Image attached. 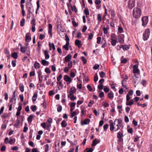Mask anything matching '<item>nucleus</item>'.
<instances>
[{
  "instance_id": "obj_1",
  "label": "nucleus",
  "mask_w": 152,
  "mask_h": 152,
  "mask_svg": "<svg viewBox=\"0 0 152 152\" xmlns=\"http://www.w3.org/2000/svg\"><path fill=\"white\" fill-rule=\"evenodd\" d=\"M112 122V120L109 121L110 124V129L111 131H113L114 130L115 131H118L120 129L119 125L122 122V120L118 119H115L114 121V122Z\"/></svg>"
},
{
  "instance_id": "obj_2",
  "label": "nucleus",
  "mask_w": 152,
  "mask_h": 152,
  "mask_svg": "<svg viewBox=\"0 0 152 152\" xmlns=\"http://www.w3.org/2000/svg\"><path fill=\"white\" fill-rule=\"evenodd\" d=\"M141 13V11L140 8H135L133 9V15L134 17L137 18L140 17Z\"/></svg>"
},
{
  "instance_id": "obj_3",
  "label": "nucleus",
  "mask_w": 152,
  "mask_h": 152,
  "mask_svg": "<svg viewBox=\"0 0 152 152\" xmlns=\"http://www.w3.org/2000/svg\"><path fill=\"white\" fill-rule=\"evenodd\" d=\"M133 79V82L135 87L136 86V85L139 83L140 80V76L139 74L135 75L134 76L132 77Z\"/></svg>"
},
{
  "instance_id": "obj_4",
  "label": "nucleus",
  "mask_w": 152,
  "mask_h": 152,
  "mask_svg": "<svg viewBox=\"0 0 152 152\" xmlns=\"http://www.w3.org/2000/svg\"><path fill=\"white\" fill-rule=\"evenodd\" d=\"M150 34V30L149 28L146 29L143 34V39L144 40H147Z\"/></svg>"
},
{
  "instance_id": "obj_5",
  "label": "nucleus",
  "mask_w": 152,
  "mask_h": 152,
  "mask_svg": "<svg viewBox=\"0 0 152 152\" xmlns=\"http://www.w3.org/2000/svg\"><path fill=\"white\" fill-rule=\"evenodd\" d=\"M148 17L147 16H145L142 17V25L144 26H146L148 23Z\"/></svg>"
},
{
  "instance_id": "obj_6",
  "label": "nucleus",
  "mask_w": 152,
  "mask_h": 152,
  "mask_svg": "<svg viewBox=\"0 0 152 152\" xmlns=\"http://www.w3.org/2000/svg\"><path fill=\"white\" fill-rule=\"evenodd\" d=\"M64 81L69 83H67V84L70 83L72 81V78L67 75H65L64 76Z\"/></svg>"
},
{
  "instance_id": "obj_7",
  "label": "nucleus",
  "mask_w": 152,
  "mask_h": 152,
  "mask_svg": "<svg viewBox=\"0 0 152 152\" xmlns=\"http://www.w3.org/2000/svg\"><path fill=\"white\" fill-rule=\"evenodd\" d=\"M128 7L131 9L135 6V1L134 0H129L128 2Z\"/></svg>"
},
{
  "instance_id": "obj_8",
  "label": "nucleus",
  "mask_w": 152,
  "mask_h": 152,
  "mask_svg": "<svg viewBox=\"0 0 152 152\" xmlns=\"http://www.w3.org/2000/svg\"><path fill=\"white\" fill-rule=\"evenodd\" d=\"M138 65H134L133 67V73L135 75L136 73H138L140 71L138 69Z\"/></svg>"
},
{
  "instance_id": "obj_9",
  "label": "nucleus",
  "mask_w": 152,
  "mask_h": 152,
  "mask_svg": "<svg viewBox=\"0 0 152 152\" xmlns=\"http://www.w3.org/2000/svg\"><path fill=\"white\" fill-rule=\"evenodd\" d=\"M38 74L39 83H41L42 81L43 76L42 75V72L41 71H40L38 72Z\"/></svg>"
},
{
  "instance_id": "obj_10",
  "label": "nucleus",
  "mask_w": 152,
  "mask_h": 152,
  "mask_svg": "<svg viewBox=\"0 0 152 152\" xmlns=\"http://www.w3.org/2000/svg\"><path fill=\"white\" fill-rule=\"evenodd\" d=\"M29 33L26 34L25 37V41L26 42H29L31 40V38Z\"/></svg>"
},
{
  "instance_id": "obj_11",
  "label": "nucleus",
  "mask_w": 152,
  "mask_h": 152,
  "mask_svg": "<svg viewBox=\"0 0 152 152\" xmlns=\"http://www.w3.org/2000/svg\"><path fill=\"white\" fill-rule=\"evenodd\" d=\"M72 57V56L71 54H69L68 55L65 57V61L66 62L71 61L70 60L71 59Z\"/></svg>"
},
{
  "instance_id": "obj_12",
  "label": "nucleus",
  "mask_w": 152,
  "mask_h": 152,
  "mask_svg": "<svg viewBox=\"0 0 152 152\" xmlns=\"http://www.w3.org/2000/svg\"><path fill=\"white\" fill-rule=\"evenodd\" d=\"M49 51L47 50H44V54L45 56V58L47 60L49 59L50 58V56L49 54Z\"/></svg>"
},
{
  "instance_id": "obj_13",
  "label": "nucleus",
  "mask_w": 152,
  "mask_h": 152,
  "mask_svg": "<svg viewBox=\"0 0 152 152\" xmlns=\"http://www.w3.org/2000/svg\"><path fill=\"white\" fill-rule=\"evenodd\" d=\"M100 141L96 139H95L93 141L92 143V146L96 145L98 143H99Z\"/></svg>"
},
{
  "instance_id": "obj_14",
  "label": "nucleus",
  "mask_w": 152,
  "mask_h": 152,
  "mask_svg": "<svg viewBox=\"0 0 152 152\" xmlns=\"http://www.w3.org/2000/svg\"><path fill=\"white\" fill-rule=\"evenodd\" d=\"M75 45L78 46L79 48H80L82 46L81 41L78 39H76L75 40Z\"/></svg>"
},
{
  "instance_id": "obj_15",
  "label": "nucleus",
  "mask_w": 152,
  "mask_h": 152,
  "mask_svg": "<svg viewBox=\"0 0 152 152\" xmlns=\"http://www.w3.org/2000/svg\"><path fill=\"white\" fill-rule=\"evenodd\" d=\"M49 46L50 48V50H52V48L53 50H55V46L53 43H52V44H51L50 42H49Z\"/></svg>"
},
{
  "instance_id": "obj_16",
  "label": "nucleus",
  "mask_w": 152,
  "mask_h": 152,
  "mask_svg": "<svg viewBox=\"0 0 152 152\" xmlns=\"http://www.w3.org/2000/svg\"><path fill=\"white\" fill-rule=\"evenodd\" d=\"M41 63L44 66H48L50 63L45 60L42 59L41 61Z\"/></svg>"
},
{
  "instance_id": "obj_17",
  "label": "nucleus",
  "mask_w": 152,
  "mask_h": 152,
  "mask_svg": "<svg viewBox=\"0 0 152 152\" xmlns=\"http://www.w3.org/2000/svg\"><path fill=\"white\" fill-rule=\"evenodd\" d=\"M90 120L89 119H86L83 122H81V125H83L84 124L86 125L88 124L90 121Z\"/></svg>"
},
{
  "instance_id": "obj_18",
  "label": "nucleus",
  "mask_w": 152,
  "mask_h": 152,
  "mask_svg": "<svg viewBox=\"0 0 152 152\" xmlns=\"http://www.w3.org/2000/svg\"><path fill=\"white\" fill-rule=\"evenodd\" d=\"M108 96L110 99H112L114 97V94L113 92L112 91H110L108 94Z\"/></svg>"
},
{
  "instance_id": "obj_19",
  "label": "nucleus",
  "mask_w": 152,
  "mask_h": 152,
  "mask_svg": "<svg viewBox=\"0 0 152 152\" xmlns=\"http://www.w3.org/2000/svg\"><path fill=\"white\" fill-rule=\"evenodd\" d=\"M19 89L22 92H23L24 91V86L22 83H20L19 86Z\"/></svg>"
},
{
  "instance_id": "obj_20",
  "label": "nucleus",
  "mask_w": 152,
  "mask_h": 152,
  "mask_svg": "<svg viewBox=\"0 0 152 152\" xmlns=\"http://www.w3.org/2000/svg\"><path fill=\"white\" fill-rule=\"evenodd\" d=\"M69 42L68 41H67L66 45L63 46V48L66 49V50H69Z\"/></svg>"
},
{
  "instance_id": "obj_21",
  "label": "nucleus",
  "mask_w": 152,
  "mask_h": 152,
  "mask_svg": "<svg viewBox=\"0 0 152 152\" xmlns=\"http://www.w3.org/2000/svg\"><path fill=\"white\" fill-rule=\"evenodd\" d=\"M33 116L32 115H30L27 118V121L29 123H31L32 120Z\"/></svg>"
},
{
  "instance_id": "obj_22",
  "label": "nucleus",
  "mask_w": 152,
  "mask_h": 152,
  "mask_svg": "<svg viewBox=\"0 0 152 152\" xmlns=\"http://www.w3.org/2000/svg\"><path fill=\"white\" fill-rule=\"evenodd\" d=\"M61 124L62 127L63 128L65 127L67 125V124L65 120H63L62 121Z\"/></svg>"
},
{
  "instance_id": "obj_23",
  "label": "nucleus",
  "mask_w": 152,
  "mask_h": 152,
  "mask_svg": "<svg viewBox=\"0 0 152 152\" xmlns=\"http://www.w3.org/2000/svg\"><path fill=\"white\" fill-rule=\"evenodd\" d=\"M84 13L86 15V17H87V16L89 15V12L88 9L87 8H86L85 10L83 11Z\"/></svg>"
},
{
  "instance_id": "obj_24",
  "label": "nucleus",
  "mask_w": 152,
  "mask_h": 152,
  "mask_svg": "<svg viewBox=\"0 0 152 152\" xmlns=\"http://www.w3.org/2000/svg\"><path fill=\"white\" fill-rule=\"evenodd\" d=\"M20 49L21 52L23 53H24L26 52V49H27V47L26 48L25 47H20Z\"/></svg>"
},
{
  "instance_id": "obj_25",
  "label": "nucleus",
  "mask_w": 152,
  "mask_h": 152,
  "mask_svg": "<svg viewBox=\"0 0 152 152\" xmlns=\"http://www.w3.org/2000/svg\"><path fill=\"white\" fill-rule=\"evenodd\" d=\"M11 56L15 59L17 58L18 57V53L16 52H14L12 54Z\"/></svg>"
},
{
  "instance_id": "obj_26",
  "label": "nucleus",
  "mask_w": 152,
  "mask_h": 152,
  "mask_svg": "<svg viewBox=\"0 0 152 152\" xmlns=\"http://www.w3.org/2000/svg\"><path fill=\"white\" fill-rule=\"evenodd\" d=\"M71 20H72V23L73 26L75 27L78 26V24L75 21V18H72L71 19Z\"/></svg>"
},
{
  "instance_id": "obj_27",
  "label": "nucleus",
  "mask_w": 152,
  "mask_h": 152,
  "mask_svg": "<svg viewBox=\"0 0 152 152\" xmlns=\"http://www.w3.org/2000/svg\"><path fill=\"white\" fill-rule=\"evenodd\" d=\"M70 7L71 8L72 10L73 11L75 12V13L77 12V10L75 5H74L73 6H72V5H71Z\"/></svg>"
},
{
  "instance_id": "obj_28",
  "label": "nucleus",
  "mask_w": 152,
  "mask_h": 152,
  "mask_svg": "<svg viewBox=\"0 0 152 152\" xmlns=\"http://www.w3.org/2000/svg\"><path fill=\"white\" fill-rule=\"evenodd\" d=\"M111 43L112 45L113 46L115 45L116 44V40L115 39H114L113 38V37H111Z\"/></svg>"
},
{
  "instance_id": "obj_29",
  "label": "nucleus",
  "mask_w": 152,
  "mask_h": 152,
  "mask_svg": "<svg viewBox=\"0 0 152 152\" xmlns=\"http://www.w3.org/2000/svg\"><path fill=\"white\" fill-rule=\"evenodd\" d=\"M122 48L124 50H127L129 48V46L128 45H123Z\"/></svg>"
},
{
  "instance_id": "obj_30",
  "label": "nucleus",
  "mask_w": 152,
  "mask_h": 152,
  "mask_svg": "<svg viewBox=\"0 0 152 152\" xmlns=\"http://www.w3.org/2000/svg\"><path fill=\"white\" fill-rule=\"evenodd\" d=\"M37 93L34 94L33 96L32 97V100L33 102H34L37 99Z\"/></svg>"
},
{
  "instance_id": "obj_31",
  "label": "nucleus",
  "mask_w": 152,
  "mask_h": 152,
  "mask_svg": "<svg viewBox=\"0 0 152 152\" xmlns=\"http://www.w3.org/2000/svg\"><path fill=\"white\" fill-rule=\"evenodd\" d=\"M34 67L36 69H38L40 67V64L37 61L35 62L34 64Z\"/></svg>"
},
{
  "instance_id": "obj_32",
  "label": "nucleus",
  "mask_w": 152,
  "mask_h": 152,
  "mask_svg": "<svg viewBox=\"0 0 152 152\" xmlns=\"http://www.w3.org/2000/svg\"><path fill=\"white\" fill-rule=\"evenodd\" d=\"M97 19L98 20V22L99 23L102 21V17L100 14H99L97 15Z\"/></svg>"
},
{
  "instance_id": "obj_33",
  "label": "nucleus",
  "mask_w": 152,
  "mask_h": 152,
  "mask_svg": "<svg viewBox=\"0 0 152 152\" xmlns=\"http://www.w3.org/2000/svg\"><path fill=\"white\" fill-rule=\"evenodd\" d=\"M134 102L132 100H131L129 102H126V105L130 106L134 104Z\"/></svg>"
},
{
  "instance_id": "obj_34",
  "label": "nucleus",
  "mask_w": 152,
  "mask_h": 152,
  "mask_svg": "<svg viewBox=\"0 0 152 152\" xmlns=\"http://www.w3.org/2000/svg\"><path fill=\"white\" fill-rule=\"evenodd\" d=\"M44 147L45 148V152H47L49 150V145L48 144H47L44 146Z\"/></svg>"
},
{
  "instance_id": "obj_35",
  "label": "nucleus",
  "mask_w": 152,
  "mask_h": 152,
  "mask_svg": "<svg viewBox=\"0 0 152 152\" xmlns=\"http://www.w3.org/2000/svg\"><path fill=\"white\" fill-rule=\"evenodd\" d=\"M109 127V125L108 124H106L104 125L103 126V129L104 131L106 132V131L107 129Z\"/></svg>"
},
{
  "instance_id": "obj_36",
  "label": "nucleus",
  "mask_w": 152,
  "mask_h": 152,
  "mask_svg": "<svg viewBox=\"0 0 152 152\" xmlns=\"http://www.w3.org/2000/svg\"><path fill=\"white\" fill-rule=\"evenodd\" d=\"M25 19L24 18H23L22 19L20 22V25L21 26H23L24 25L25 23Z\"/></svg>"
},
{
  "instance_id": "obj_37",
  "label": "nucleus",
  "mask_w": 152,
  "mask_h": 152,
  "mask_svg": "<svg viewBox=\"0 0 152 152\" xmlns=\"http://www.w3.org/2000/svg\"><path fill=\"white\" fill-rule=\"evenodd\" d=\"M70 91L74 93H75L76 91V88L74 87H72L71 88Z\"/></svg>"
},
{
  "instance_id": "obj_38",
  "label": "nucleus",
  "mask_w": 152,
  "mask_h": 152,
  "mask_svg": "<svg viewBox=\"0 0 152 152\" xmlns=\"http://www.w3.org/2000/svg\"><path fill=\"white\" fill-rule=\"evenodd\" d=\"M5 54L6 55L7 57L9 58L10 56L9 51L7 49L5 50Z\"/></svg>"
},
{
  "instance_id": "obj_39",
  "label": "nucleus",
  "mask_w": 152,
  "mask_h": 152,
  "mask_svg": "<svg viewBox=\"0 0 152 152\" xmlns=\"http://www.w3.org/2000/svg\"><path fill=\"white\" fill-rule=\"evenodd\" d=\"M57 84L59 85V86L58 87L59 90H60L59 89V86H60L61 88V89L63 88V85L62 84V82L61 81H59V82L57 83Z\"/></svg>"
},
{
  "instance_id": "obj_40",
  "label": "nucleus",
  "mask_w": 152,
  "mask_h": 152,
  "mask_svg": "<svg viewBox=\"0 0 152 152\" xmlns=\"http://www.w3.org/2000/svg\"><path fill=\"white\" fill-rule=\"evenodd\" d=\"M31 24L32 25V26H35L36 25V20L34 18L31 21Z\"/></svg>"
},
{
  "instance_id": "obj_41",
  "label": "nucleus",
  "mask_w": 152,
  "mask_h": 152,
  "mask_svg": "<svg viewBox=\"0 0 152 152\" xmlns=\"http://www.w3.org/2000/svg\"><path fill=\"white\" fill-rule=\"evenodd\" d=\"M123 137V134L120 132L118 133L117 137L118 138H122Z\"/></svg>"
},
{
  "instance_id": "obj_42",
  "label": "nucleus",
  "mask_w": 152,
  "mask_h": 152,
  "mask_svg": "<svg viewBox=\"0 0 152 152\" xmlns=\"http://www.w3.org/2000/svg\"><path fill=\"white\" fill-rule=\"evenodd\" d=\"M81 59L83 62L84 64H85L87 62V60L86 58L83 56L81 57Z\"/></svg>"
},
{
  "instance_id": "obj_43",
  "label": "nucleus",
  "mask_w": 152,
  "mask_h": 152,
  "mask_svg": "<svg viewBox=\"0 0 152 152\" xmlns=\"http://www.w3.org/2000/svg\"><path fill=\"white\" fill-rule=\"evenodd\" d=\"M36 105H32L31 107V109L32 111L34 112L36 110Z\"/></svg>"
},
{
  "instance_id": "obj_44",
  "label": "nucleus",
  "mask_w": 152,
  "mask_h": 152,
  "mask_svg": "<svg viewBox=\"0 0 152 152\" xmlns=\"http://www.w3.org/2000/svg\"><path fill=\"white\" fill-rule=\"evenodd\" d=\"M94 103V101L93 100H91L88 104V106L91 107L92 105Z\"/></svg>"
},
{
  "instance_id": "obj_45",
  "label": "nucleus",
  "mask_w": 152,
  "mask_h": 152,
  "mask_svg": "<svg viewBox=\"0 0 152 152\" xmlns=\"http://www.w3.org/2000/svg\"><path fill=\"white\" fill-rule=\"evenodd\" d=\"M68 67L69 69H71L72 67V61H70L69 62H68Z\"/></svg>"
},
{
  "instance_id": "obj_46",
  "label": "nucleus",
  "mask_w": 152,
  "mask_h": 152,
  "mask_svg": "<svg viewBox=\"0 0 152 152\" xmlns=\"http://www.w3.org/2000/svg\"><path fill=\"white\" fill-rule=\"evenodd\" d=\"M118 41L121 44H122L124 42V39L121 37H120L118 38Z\"/></svg>"
},
{
  "instance_id": "obj_47",
  "label": "nucleus",
  "mask_w": 152,
  "mask_h": 152,
  "mask_svg": "<svg viewBox=\"0 0 152 152\" xmlns=\"http://www.w3.org/2000/svg\"><path fill=\"white\" fill-rule=\"evenodd\" d=\"M45 71L46 73L48 74H49L50 73V69L48 67L45 68Z\"/></svg>"
},
{
  "instance_id": "obj_48",
  "label": "nucleus",
  "mask_w": 152,
  "mask_h": 152,
  "mask_svg": "<svg viewBox=\"0 0 152 152\" xmlns=\"http://www.w3.org/2000/svg\"><path fill=\"white\" fill-rule=\"evenodd\" d=\"M14 142V141L13 139L10 138L9 140L8 141V143L10 144H12Z\"/></svg>"
},
{
  "instance_id": "obj_49",
  "label": "nucleus",
  "mask_w": 152,
  "mask_h": 152,
  "mask_svg": "<svg viewBox=\"0 0 152 152\" xmlns=\"http://www.w3.org/2000/svg\"><path fill=\"white\" fill-rule=\"evenodd\" d=\"M16 61L15 60L14 61H12V64L13 67H15L16 66Z\"/></svg>"
},
{
  "instance_id": "obj_50",
  "label": "nucleus",
  "mask_w": 152,
  "mask_h": 152,
  "mask_svg": "<svg viewBox=\"0 0 152 152\" xmlns=\"http://www.w3.org/2000/svg\"><path fill=\"white\" fill-rule=\"evenodd\" d=\"M118 31L120 33H122L123 32V29L122 28L121 26H119L118 27Z\"/></svg>"
},
{
  "instance_id": "obj_51",
  "label": "nucleus",
  "mask_w": 152,
  "mask_h": 152,
  "mask_svg": "<svg viewBox=\"0 0 152 152\" xmlns=\"http://www.w3.org/2000/svg\"><path fill=\"white\" fill-rule=\"evenodd\" d=\"M99 74L100 75V76L101 77H103L105 76V73L101 71L99 72Z\"/></svg>"
},
{
  "instance_id": "obj_52",
  "label": "nucleus",
  "mask_w": 152,
  "mask_h": 152,
  "mask_svg": "<svg viewBox=\"0 0 152 152\" xmlns=\"http://www.w3.org/2000/svg\"><path fill=\"white\" fill-rule=\"evenodd\" d=\"M19 97L20 98L21 101L23 102L24 101V97L23 94H20L19 95Z\"/></svg>"
},
{
  "instance_id": "obj_53",
  "label": "nucleus",
  "mask_w": 152,
  "mask_h": 152,
  "mask_svg": "<svg viewBox=\"0 0 152 152\" xmlns=\"http://www.w3.org/2000/svg\"><path fill=\"white\" fill-rule=\"evenodd\" d=\"M62 75L61 74H60L59 76L57 77V80L58 81H59L61 78H62Z\"/></svg>"
},
{
  "instance_id": "obj_54",
  "label": "nucleus",
  "mask_w": 152,
  "mask_h": 152,
  "mask_svg": "<svg viewBox=\"0 0 152 152\" xmlns=\"http://www.w3.org/2000/svg\"><path fill=\"white\" fill-rule=\"evenodd\" d=\"M62 109V106L60 105H59L57 108V111L58 112H61V111Z\"/></svg>"
},
{
  "instance_id": "obj_55",
  "label": "nucleus",
  "mask_w": 152,
  "mask_h": 152,
  "mask_svg": "<svg viewBox=\"0 0 152 152\" xmlns=\"http://www.w3.org/2000/svg\"><path fill=\"white\" fill-rule=\"evenodd\" d=\"M77 113L75 111L72 112L71 113V118L73 117L74 116H75V115H76Z\"/></svg>"
},
{
  "instance_id": "obj_56",
  "label": "nucleus",
  "mask_w": 152,
  "mask_h": 152,
  "mask_svg": "<svg viewBox=\"0 0 152 152\" xmlns=\"http://www.w3.org/2000/svg\"><path fill=\"white\" fill-rule=\"evenodd\" d=\"M101 37H98L97 38V43L98 44H99L100 42H101Z\"/></svg>"
},
{
  "instance_id": "obj_57",
  "label": "nucleus",
  "mask_w": 152,
  "mask_h": 152,
  "mask_svg": "<svg viewBox=\"0 0 152 152\" xmlns=\"http://www.w3.org/2000/svg\"><path fill=\"white\" fill-rule=\"evenodd\" d=\"M103 106L105 107L106 108L109 106V104L107 102H105L103 104Z\"/></svg>"
},
{
  "instance_id": "obj_58",
  "label": "nucleus",
  "mask_w": 152,
  "mask_h": 152,
  "mask_svg": "<svg viewBox=\"0 0 152 152\" xmlns=\"http://www.w3.org/2000/svg\"><path fill=\"white\" fill-rule=\"evenodd\" d=\"M41 126L44 129H45L46 127V124L45 122L41 123Z\"/></svg>"
},
{
  "instance_id": "obj_59",
  "label": "nucleus",
  "mask_w": 152,
  "mask_h": 152,
  "mask_svg": "<svg viewBox=\"0 0 152 152\" xmlns=\"http://www.w3.org/2000/svg\"><path fill=\"white\" fill-rule=\"evenodd\" d=\"M76 105L75 102H71L70 104V107L71 108H74Z\"/></svg>"
},
{
  "instance_id": "obj_60",
  "label": "nucleus",
  "mask_w": 152,
  "mask_h": 152,
  "mask_svg": "<svg viewBox=\"0 0 152 152\" xmlns=\"http://www.w3.org/2000/svg\"><path fill=\"white\" fill-rule=\"evenodd\" d=\"M20 123V120L18 119L16 120V124H15L14 125L16 126H18L19 125Z\"/></svg>"
},
{
  "instance_id": "obj_61",
  "label": "nucleus",
  "mask_w": 152,
  "mask_h": 152,
  "mask_svg": "<svg viewBox=\"0 0 152 152\" xmlns=\"http://www.w3.org/2000/svg\"><path fill=\"white\" fill-rule=\"evenodd\" d=\"M104 94L103 92L101 91L100 93H99V96L100 98H102L104 96Z\"/></svg>"
},
{
  "instance_id": "obj_62",
  "label": "nucleus",
  "mask_w": 152,
  "mask_h": 152,
  "mask_svg": "<svg viewBox=\"0 0 152 152\" xmlns=\"http://www.w3.org/2000/svg\"><path fill=\"white\" fill-rule=\"evenodd\" d=\"M7 125L6 124H3L1 127V129H6L7 127Z\"/></svg>"
},
{
  "instance_id": "obj_63",
  "label": "nucleus",
  "mask_w": 152,
  "mask_h": 152,
  "mask_svg": "<svg viewBox=\"0 0 152 152\" xmlns=\"http://www.w3.org/2000/svg\"><path fill=\"white\" fill-rule=\"evenodd\" d=\"M8 115L7 113H4V115H2L1 117L2 118L5 119L7 117Z\"/></svg>"
},
{
  "instance_id": "obj_64",
  "label": "nucleus",
  "mask_w": 152,
  "mask_h": 152,
  "mask_svg": "<svg viewBox=\"0 0 152 152\" xmlns=\"http://www.w3.org/2000/svg\"><path fill=\"white\" fill-rule=\"evenodd\" d=\"M99 67V65L97 64H95L94 67L93 69H94L96 70L98 69V68Z\"/></svg>"
}]
</instances>
